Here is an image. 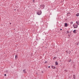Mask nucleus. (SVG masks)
Here are the masks:
<instances>
[{
  "mask_svg": "<svg viewBox=\"0 0 79 79\" xmlns=\"http://www.w3.org/2000/svg\"><path fill=\"white\" fill-rule=\"evenodd\" d=\"M26 71V70H23V72L24 73H26V71Z\"/></svg>",
  "mask_w": 79,
  "mask_h": 79,
  "instance_id": "11",
  "label": "nucleus"
},
{
  "mask_svg": "<svg viewBox=\"0 0 79 79\" xmlns=\"http://www.w3.org/2000/svg\"><path fill=\"white\" fill-rule=\"evenodd\" d=\"M52 68L53 69H55V67L53 66H52Z\"/></svg>",
  "mask_w": 79,
  "mask_h": 79,
  "instance_id": "5",
  "label": "nucleus"
},
{
  "mask_svg": "<svg viewBox=\"0 0 79 79\" xmlns=\"http://www.w3.org/2000/svg\"><path fill=\"white\" fill-rule=\"evenodd\" d=\"M6 73H8V71H6Z\"/></svg>",
  "mask_w": 79,
  "mask_h": 79,
  "instance_id": "20",
  "label": "nucleus"
},
{
  "mask_svg": "<svg viewBox=\"0 0 79 79\" xmlns=\"http://www.w3.org/2000/svg\"><path fill=\"white\" fill-rule=\"evenodd\" d=\"M67 26H68V24H67V23H65V27H67Z\"/></svg>",
  "mask_w": 79,
  "mask_h": 79,
  "instance_id": "7",
  "label": "nucleus"
},
{
  "mask_svg": "<svg viewBox=\"0 0 79 79\" xmlns=\"http://www.w3.org/2000/svg\"><path fill=\"white\" fill-rule=\"evenodd\" d=\"M60 31H62V29H60Z\"/></svg>",
  "mask_w": 79,
  "mask_h": 79,
  "instance_id": "23",
  "label": "nucleus"
},
{
  "mask_svg": "<svg viewBox=\"0 0 79 79\" xmlns=\"http://www.w3.org/2000/svg\"><path fill=\"white\" fill-rule=\"evenodd\" d=\"M40 7L41 8H42V7L43 8V9H44V8H45V6L44 5V4H41L40 5Z\"/></svg>",
  "mask_w": 79,
  "mask_h": 79,
  "instance_id": "2",
  "label": "nucleus"
},
{
  "mask_svg": "<svg viewBox=\"0 0 79 79\" xmlns=\"http://www.w3.org/2000/svg\"><path fill=\"white\" fill-rule=\"evenodd\" d=\"M70 23H71V24H73V22H70Z\"/></svg>",
  "mask_w": 79,
  "mask_h": 79,
  "instance_id": "15",
  "label": "nucleus"
},
{
  "mask_svg": "<svg viewBox=\"0 0 79 79\" xmlns=\"http://www.w3.org/2000/svg\"><path fill=\"white\" fill-rule=\"evenodd\" d=\"M73 32L74 34L76 33V30H74L73 31Z\"/></svg>",
  "mask_w": 79,
  "mask_h": 79,
  "instance_id": "4",
  "label": "nucleus"
},
{
  "mask_svg": "<svg viewBox=\"0 0 79 79\" xmlns=\"http://www.w3.org/2000/svg\"><path fill=\"white\" fill-rule=\"evenodd\" d=\"M66 32L67 33H69V31H67Z\"/></svg>",
  "mask_w": 79,
  "mask_h": 79,
  "instance_id": "13",
  "label": "nucleus"
},
{
  "mask_svg": "<svg viewBox=\"0 0 79 79\" xmlns=\"http://www.w3.org/2000/svg\"><path fill=\"white\" fill-rule=\"evenodd\" d=\"M45 63H47V61H45Z\"/></svg>",
  "mask_w": 79,
  "mask_h": 79,
  "instance_id": "16",
  "label": "nucleus"
},
{
  "mask_svg": "<svg viewBox=\"0 0 79 79\" xmlns=\"http://www.w3.org/2000/svg\"><path fill=\"white\" fill-rule=\"evenodd\" d=\"M67 53H68V52H67Z\"/></svg>",
  "mask_w": 79,
  "mask_h": 79,
  "instance_id": "25",
  "label": "nucleus"
},
{
  "mask_svg": "<svg viewBox=\"0 0 79 79\" xmlns=\"http://www.w3.org/2000/svg\"><path fill=\"white\" fill-rule=\"evenodd\" d=\"M33 3H35V0H33Z\"/></svg>",
  "mask_w": 79,
  "mask_h": 79,
  "instance_id": "14",
  "label": "nucleus"
},
{
  "mask_svg": "<svg viewBox=\"0 0 79 79\" xmlns=\"http://www.w3.org/2000/svg\"><path fill=\"white\" fill-rule=\"evenodd\" d=\"M10 24H11V23H10Z\"/></svg>",
  "mask_w": 79,
  "mask_h": 79,
  "instance_id": "24",
  "label": "nucleus"
},
{
  "mask_svg": "<svg viewBox=\"0 0 79 79\" xmlns=\"http://www.w3.org/2000/svg\"><path fill=\"white\" fill-rule=\"evenodd\" d=\"M73 27L74 28H77V25H73Z\"/></svg>",
  "mask_w": 79,
  "mask_h": 79,
  "instance_id": "3",
  "label": "nucleus"
},
{
  "mask_svg": "<svg viewBox=\"0 0 79 79\" xmlns=\"http://www.w3.org/2000/svg\"><path fill=\"white\" fill-rule=\"evenodd\" d=\"M56 57H54L53 58L54 60H56Z\"/></svg>",
  "mask_w": 79,
  "mask_h": 79,
  "instance_id": "12",
  "label": "nucleus"
},
{
  "mask_svg": "<svg viewBox=\"0 0 79 79\" xmlns=\"http://www.w3.org/2000/svg\"><path fill=\"white\" fill-rule=\"evenodd\" d=\"M50 66H49L48 67V68H50Z\"/></svg>",
  "mask_w": 79,
  "mask_h": 79,
  "instance_id": "22",
  "label": "nucleus"
},
{
  "mask_svg": "<svg viewBox=\"0 0 79 79\" xmlns=\"http://www.w3.org/2000/svg\"><path fill=\"white\" fill-rule=\"evenodd\" d=\"M55 64H56V65H58V62L56 61L55 62Z\"/></svg>",
  "mask_w": 79,
  "mask_h": 79,
  "instance_id": "6",
  "label": "nucleus"
},
{
  "mask_svg": "<svg viewBox=\"0 0 79 79\" xmlns=\"http://www.w3.org/2000/svg\"><path fill=\"white\" fill-rule=\"evenodd\" d=\"M69 54H70V53H71V51H69Z\"/></svg>",
  "mask_w": 79,
  "mask_h": 79,
  "instance_id": "17",
  "label": "nucleus"
},
{
  "mask_svg": "<svg viewBox=\"0 0 79 79\" xmlns=\"http://www.w3.org/2000/svg\"><path fill=\"white\" fill-rule=\"evenodd\" d=\"M68 51H67L66 52H67Z\"/></svg>",
  "mask_w": 79,
  "mask_h": 79,
  "instance_id": "26",
  "label": "nucleus"
},
{
  "mask_svg": "<svg viewBox=\"0 0 79 79\" xmlns=\"http://www.w3.org/2000/svg\"><path fill=\"white\" fill-rule=\"evenodd\" d=\"M79 13H77V14H76V16H79Z\"/></svg>",
  "mask_w": 79,
  "mask_h": 79,
  "instance_id": "10",
  "label": "nucleus"
},
{
  "mask_svg": "<svg viewBox=\"0 0 79 79\" xmlns=\"http://www.w3.org/2000/svg\"><path fill=\"white\" fill-rule=\"evenodd\" d=\"M76 23L77 24L79 25V21H78V22H76Z\"/></svg>",
  "mask_w": 79,
  "mask_h": 79,
  "instance_id": "9",
  "label": "nucleus"
},
{
  "mask_svg": "<svg viewBox=\"0 0 79 79\" xmlns=\"http://www.w3.org/2000/svg\"><path fill=\"white\" fill-rule=\"evenodd\" d=\"M73 79H75L76 78V76H75V75H73Z\"/></svg>",
  "mask_w": 79,
  "mask_h": 79,
  "instance_id": "8",
  "label": "nucleus"
},
{
  "mask_svg": "<svg viewBox=\"0 0 79 79\" xmlns=\"http://www.w3.org/2000/svg\"><path fill=\"white\" fill-rule=\"evenodd\" d=\"M4 76H6V74H5Z\"/></svg>",
  "mask_w": 79,
  "mask_h": 79,
  "instance_id": "19",
  "label": "nucleus"
},
{
  "mask_svg": "<svg viewBox=\"0 0 79 79\" xmlns=\"http://www.w3.org/2000/svg\"><path fill=\"white\" fill-rule=\"evenodd\" d=\"M37 15H40L42 13V11H39L37 12Z\"/></svg>",
  "mask_w": 79,
  "mask_h": 79,
  "instance_id": "1",
  "label": "nucleus"
},
{
  "mask_svg": "<svg viewBox=\"0 0 79 79\" xmlns=\"http://www.w3.org/2000/svg\"><path fill=\"white\" fill-rule=\"evenodd\" d=\"M69 62H71V59H70L69 61Z\"/></svg>",
  "mask_w": 79,
  "mask_h": 79,
  "instance_id": "21",
  "label": "nucleus"
},
{
  "mask_svg": "<svg viewBox=\"0 0 79 79\" xmlns=\"http://www.w3.org/2000/svg\"><path fill=\"white\" fill-rule=\"evenodd\" d=\"M17 57V56L16 55H15V58H16Z\"/></svg>",
  "mask_w": 79,
  "mask_h": 79,
  "instance_id": "18",
  "label": "nucleus"
}]
</instances>
